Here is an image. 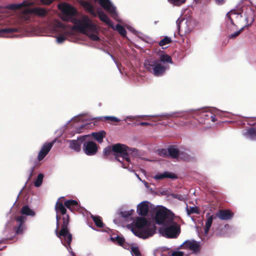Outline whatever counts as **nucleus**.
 Returning <instances> with one entry per match:
<instances>
[{
	"instance_id": "f257e3e1",
	"label": "nucleus",
	"mask_w": 256,
	"mask_h": 256,
	"mask_svg": "<svg viewBox=\"0 0 256 256\" xmlns=\"http://www.w3.org/2000/svg\"><path fill=\"white\" fill-rule=\"evenodd\" d=\"M58 8L63 14L62 18L64 20L72 22L76 28L85 34L91 40H100L98 36L99 29L88 16L82 15L79 19L74 18L77 14V11L72 6L66 3L59 4Z\"/></svg>"
},
{
	"instance_id": "f03ea898",
	"label": "nucleus",
	"mask_w": 256,
	"mask_h": 256,
	"mask_svg": "<svg viewBox=\"0 0 256 256\" xmlns=\"http://www.w3.org/2000/svg\"><path fill=\"white\" fill-rule=\"evenodd\" d=\"M154 220L158 224L163 225L160 229L161 235L168 238H176L180 232V226L174 220V214L164 207L156 208Z\"/></svg>"
},
{
	"instance_id": "7ed1b4c3",
	"label": "nucleus",
	"mask_w": 256,
	"mask_h": 256,
	"mask_svg": "<svg viewBox=\"0 0 256 256\" xmlns=\"http://www.w3.org/2000/svg\"><path fill=\"white\" fill-rule=\"evenodd\" d=\"M112 152L114 153L116 159L122 164L123 168H127L130 172L133 171L132 160L138 154L137 150L130 148L120 144H114L112 146H108L104 150V154L106 156H108Z\"/></svg>"
},
{
	"instance_id": "20e7f679",
	"label": "nucleus",
	"mask_w": 256,
	"mask_h": 256,
	"mask_svg": "<svg viewBox=\"0 0 256 256\" xmlns=\"http://www.w3.org/2000/svg\"><path fill=\"white\" fill-rule=\"evenodd\" d=\"M64 197H61L56 202L55 209L57 213H60L62 216V225L60 232H58L59 228V217L58 215L56 216V228L55 232L57 236L60 239L62 244L66 246L67 250L70 252L72 256H75L74 253L72 251H70V244L72 240V235L68 232V226L69 223V216L66 214V210L62 202H60Z\"/></svg>"
},
{
	"instance_id": "39448f33",
	"label": "nucleus",
	"mask_w": 256,
	"mask_h": 256,
	"mask_svg": "<svg viewBox=\"0 0 256 256\" xmlns=\"http://www.w3.org/2000/svg\"><path fill=\"white\" fill-rule=\"evenodd\" d=\"M242 16H244L246 26L250 25L254 20V10L250 6H243L242 10H233L226 14L228 18L226 26L228 30H232L236 28L234 20L236 22L240 21Z\"/></svg>"
},
{
	"instance_id": "423d86ee",
	"label": "nucleus",
	"mask_w": 256,
	"mask_h": 256,
	"mask_svg": "<svg viewBox=\"0 0 256 256\" xmlns=\"http://www.w3.org/2000/svg\"><path fill=\"white\" fill-rule=\"evenodd\" d=\"M80 4L84 8L85 11L88 12L92 16L96 18L98 16L102 21L110 26L114 30H117L122 36L123 37L126 36V32L125 28L118 24L114 26L101 8H96L90 2L88 1L80 0Z\"/></svg>"
},
{
	"instance_id": "0eeeda50",
	"label": "nucleus",
	"mask_w": 256,
	"mask_h": 256,
	"mask_svg": "<svg viewBox=\"0 0 256 256\" xmlns=\"http://www.w3.org/2000/svg\"><path fill=\"white\" fill-rule=\"evenodd\" d=\"M166 62L172 64V59L166 54H162L160 56L159 60L148 59L145 60L144 66L148 71L155 76H159L163 75L166 70L168 68V66Z\"/></svg>"
},
{
	"instance_id": "6e6552de",
	"label": "nucleus",
	"mask_w": 256,
	"mask_h": 256,
	"mask_svg": "<svg viewBox=\"0 0 256 256\" xmlns=\"http://www.w3.org/2000/svg\"><path fill=\"white\" fill-rule=\"evenodd\" d=\"M134 228H132L133 234L143 239L152 236L156 232L154 224L148 222L145 218H137L133 222Z\"/></svg>"
},
{
	"instance_id": "1a4fd4ad",
	"label": "nucleus",
	"mask_w": 256,
	"mask_h": 256,
	"mask_svg": "<svg viewBox=\"0 0 256 256\" xmlns=\"http://www.w3.org/2000/svg\"><path fill=\"white\" fill-rule=\"evenodd\" d=\"M48 30L52 32H62V34L59 35L56 38V42L61 44L66 40V37L69 35L65 26L61 22L54 20L49 23Z\"/></svg>"
},
{
	"instance_id": "9d476101",
	"label": "nucleus",
	"mask_w": 256,
	"mask_h": 256,
	"mask_svg": "<svg viewBox=\"0 0 256 256\" xmlns=\"http://www.w3.org/2000/svg\"><path fill=\"white\" fill-rule=\"evenodd\" d=\"M182 115V112H172L170 113L163 114L160 115H154V116H127L124 120L126 121L127 120H134L137 118H144L150 117L153 118L152 120V122H156V120H167L171 118H178L181 117Z\"/></svg>"
},
{
	"instance_id": "9b49d317",
	"label": "nucleus",
	"mask_w": 256,
	"mask_h": 256,
	"mask_svg": "<svg viewBox=\"0 0 256 256\" xmlns=\"http://www.w3.org/2000/svg\"><path fill=\"white\" fill-rule=\"evenodd\" d=\"M194 111L196 112L197 115H200L202 117H208V115L206 114L207 112L212 114L210 116L211 120L212 122L216 121V116H222L224 113L226 112H223L220 110L216 109L214 108H201L197 110H191L190 112Z\"/></svg>"
},
{
	"instance_id": "f8f14e48",
	"label": "nucleus",
	"mask_w": 256,
	"mask_h": 256,
	"mask_svg": "<svg viewBox=\"0 0 256 256\" xmlns=\"http://www.w3.org/2000/svg\"><path fill=\"white\" fill-rule=\"evenodd\" d=\"M98 3L116 20L118 21L116 6L110 0H94Z\"/></svg>"
},
{
	"instance_id": "ddd939ff",
	"label": "nucleus",
	"mask_w": 256,
	"mask_h": 256,
	"mask_svg": "<svg viewBox=\"0 0 256 256\" xmlns=\"http://www.w3.org/2000/svg\"><path fill=\"white\" fill-rule=\"evenodd\" d=\"M162 207V206H156L150 204L148 201H143L137 206L136 212L138 214L142 216H146L150 209H154L156 213V208Z\"/></svg>"
},
{
	"instance_id": "4468645a",
	"label": "nucleus",
	"mask_w": 256,
	"mask_h": 256,
	"mask_svg": "<svg viewBox=\"0 0 256 256\" xmlns=\"http://www.w3.org/2000/svg\"><path fill=\"white\" fill-rule=\"evenodd\" d=\"M200 246L199 242L194 240H186L178 248L184 249L191 251L192 253H196L200 250Z\"/></svg>"
},
{
	"instance_id": "2eb2a0df",
	"label": "nucleus",
	"mask_w": 256,
	"mask_h": 256,
	"mask_svg": "<svg viewBox=\"0 0 256 256\" xmlns=\"http://www.w3.org/2000/svg\"><path fill=\"white\" fill-rule=\"evenodd\" d=\"M88 136V135L80 136L78 137L77 140H67L66 142L69 143V147L71 150L76 152H79L81 150L80 146L82 142L85 141L86 138Z\"/></svg>"
},
{
	"instance_id": "dca6fc26",
	"label": "nucleus",
	"mask_w": 256,
	"mask_h": 256,
	"mask_svg": "<svg viewBox=\"0 0 256 256\" xmlns=\"http://www.w3.org/2000/svg\"><path fill=\"white\" fill-rule=\"evenodd\" d=\"M83 150L88 156H92L96 154L98 148L96 144L93 142H88L84 143Z\"/></svg>"
},
{
	"instance_id": "f3484780",
	"label": "nucleus",
	"mask_w": 256,
	"mask_h": 256,
	"mask_svg": "<svg viewBox=\"0 0 256 256\" xmlns=\"http://www.w3.org/2000/svg\"><path fill=\"white\" fill-rule=\"evenodd\" d=\"M26 220V218L24 216H20L16 218L18 226L15 228L16 234H22L26 229V226L24 224Z\"/></svg>"
},
{
	"instance_id": "a211bd4d",
	"label": "nucleus",
	"mask_w": 256,
	"mask_h": 256,
	"mask_svg": "<svg viewBox=\"0 0 256 256\" xmlns=\"http://www.w3.org/2000/svg\"><path fill=\"white\" fill-rule=\"evenodd\" d=\"M233 214L229 210H219L216 216L222 220H228L232 217Z\"/></svg>"
},
{
	"instance_id": "6ab92c4d",
	"label": "nucleus",
	"mask_w": 256,
	"mask_h": 256,
	"mask_svg": "<svg viewBox=\"0 0 256 256\" xmlns=\"http://www.w3.org/2000/svg\"><path fill=\"white\" fill-rule=\"evenodd\" d=\"M242 135L247 139L256 140V130L254 128H250L246 132H243Z\"/></svg>"
},
{
	"instance_id": "aec40b11",
	"label": "nucleus",
	"mask_w": 256,
	"mask_h": 256,
	"mask_svg": "<svg viewBox=\"0 0 256 256\" xmlns=\"http://www.w3.org/2000/svg\"><path fill=\"white\" fill-rule=\"evenodd\" d=\"M65 206L71 211L78 209L79 205L78 202L75 200H68L64 202Z\"/></svg>"
},
{
	"instance_id": "412c9836",
	"label": "nucleus",
	"mask_w": 256,
	"mask_h": 256,
	"mask_svg": "<svg viewBox=\"0 0 256 256\" xmlns=\"http://www.w3.org/2000/svg\"><path fill=\"white\" fill-rule=\"evenodd\" d=\"M18 31L17 28H6L0 30V37H10V34Z\"/></svg>"
},
{
	"instance_id": "4be33fe9",
	"label": "nucleus",
	"mask_w": 256,
	"mask_h": 256,
	"mask_svg": "<svg viewBox=\"0 0 256 256\" xmlns=\"http://www.w3.org/2000/svg\"><path fill=\"white\" fill-rule=\"evenodd\" d=\"M166 178L174 179L176 178V176L174 174L168 172H165L163 173H158L154 176V178L156 180H162Z\"/></svg>"
},
{
	"instance_id": "5701e85b",
	"label": "nucleus",
	"mask_w": 256,
	"mask_h": 256,
	"mask_svg": "<svg viewBox=\"0 0 256 256\" xmlns=\"http://www.w3.org/2000/svg\"><path fill=\"white\" fill-rule=\"evenodd\" d=\"M209 214H210L208 213L206 215L207 220L206 222L205 227L204 228V232L205 234H207L208 233L214 220V216H209Z\"/></svg>"
},
{
	"instance_id": "b1692460",
	"label": "nucleus",
	"mask_w": 256,
	"mask_h": 256,
	"mask_svg": "<svg viewBox=\"0 0 256 256\" xmlns=\"http://www.w3.org/2000/svg\"><path fill=\"white\" fill-rule=\"evenodd\" d=\"M20 213L22 215H26L28 216H35V212L28 206H22L21 209Z\"/></svg>"
},
{
	"instance_id": "393cba45",
	"label": "nucleus",
	"mask_w": 256,
	"mask_h": 256,
	"mask_svg": "<svg viewBox=\"0 0 256 256\" xmlns=\"http://www.w3.org/2000/svg\"><path fill=\"white\" fill-rule=\"evenodd\" d=\"M30 12L32 13L40 16H45L47 14V12L45 9L40 8H33L31 9Z\"/></svg>"
},
{
	"instance_id": "a878e982",
	"label": "nucleus",
	"mask_w": 256,
	"mask_h": 256,
	"mask_svg": "<svg viewBox=\"0 0 256 256\" xmlns=\"http://www.w3.org/2000/svg\"><path fill=\"white\" fill-rule=\"evenodd\" d=\"M169 196L177 199L180 201L186 202L187 200L188 194H180L171 193L168 194Z\"/></svg>"
},
{
	"instance_id": "bb28decb",
	"label": "nucleus",
	"mask_w": 256,
	"mask_h": 256,
	"mask_svg": "<svg viewBox=\"0 0 256 256\" xmlns=\"http://www.w3.org/2000/svg\"><path fill=\"white\" fill-rule=\"evenodd\" d=\"M92 134L98 142L101 143L102 142L103 138L105 136L106 132L102 130L98 132H92Z\"/></svg>"
},
{
	"instance_id": "cd10ccee",
	"label": "nucleus",
	"mask_w": 256,
	"mask_h": 256,
	"mask_svg": "<svg viewBox=\"0 0 256 256\" xmlns=\"http://www.w3.org/2000/svg\"><path fill=\"white\" fill-rule=\"evenodd\" d=\"M56 141V139L50 142L45 143L42 146L41 150L48 154Z\"/></svg>"
},
{
	"instance_id": "c85d7f7f",
	"label": "nucleus",
	"mask_w": 256,
	"mask_h": 256,
	"mask_svg": "<svg viewBox=\"0 0 256 256\" xmlns=\"http://www.w3.org/2000/svg\"><path fill=\"white\" fill-rule=\"evenodd\" d=\"M168 150L170 156L173 158H176L179 155L178 150L174 146L169 148Z\"/></svg>"
},
{
	"instance_id": "c756f323",
	"label": "nucleus",
	"mask_w": 256,
	"mask_h": 256,
	"mask_svg": "<svg viewBox=\"0 0 256 256\" xmlns=\"http://www.w3.org/2000/svg\"><path fill=\"white\" fill-rule=\"evenodd\" d=\"M32 4L31 2L24 1L18 4H13L10 6V8L12 9H18L22 7L28 6L31 5Z\"/></svg>"
},
{
	"instance_id": "7c9ffc66",
	"label": "nucleus",
	"mask_w": 256,
	"mask_h": 256,
	"mask_svg": "<svg viewBox=\"0 0 256 256\" xmlns=\"http://www.w3.org/2000/svg\"><path fill=\"white\" fill-rule=\"evenodd\" d=\"M90 217L93 220L94 222L98 228H102L104 226V224L102 222V218L99 216H96L94 215H91Z\"/></svg>"
},
{
	"instance_id": "2f4dec72",
	"label": "nucleus",
	"mask_w": 256,
	"mask_h": 256,
	"mask_svg": "<svg viewBox=\"0 0 256 256\" xmlns=\"http://www.w3.org/2000/svg\"><path fill=\"white\" fill-rule=\"evenodd\" d=\"M111 240L114 242H116L119 245L124 247V239L122 237L116 236L115 237H111Z\"/></svg>"
},
{
	"instance_id": "473e14b6",
	"label": "nucleus",
	"mask_w": 256,
	"mask_h": 256,
	"mask_svg": "<svg viewBox=\"0 0 256 256\" xmlns=\"http://www.w3.org/2000/svg\"><path fill=\"white\" fill-rule=\"evenodd\" d=\"M186 211L188 214H199L200 211L196 206H186Z\"/></svg>"
},
{
	"instance_id": "72a5a7b5",
	"label": "nucleus",
	"mask_w": 256,
	"mask_h": 256,
	"mask_svg": "<svg viewBox=\"0 0 256 256\" xmlns=\"http://www.w3.org/2000/svg\"><path fill=\"white\" fill-rule=\"evenodd\" d=\"M44 175L42 174H38L36 180L34 182V185L36 187H40L42 182Z\"/></svg>"
},
{
	"instance_id": "f704fd0d",
	"label": "nucleus",
	"mask_w": 256,
	"mask_h": 256,
	"mask_svg": "<svg viewBox=\"0 0 256 256\" xmlns=\"http://www.w3.org/2000/svg\"><path fill=\"white\" fill-rule=\"evenodd\" d=\"M138 37L142 39L144 42L147 43H152V39L146 36H145L141 33H138L137 34Z\"/></svg>"
},
{
	"instance_id": "c9c22d12",
	"label": "nucleus",
	"mask_w": 256,
	"mask_h": 256,
	"mask_svg": "<svg viewBox=\"0 0 256 256\" xmlns=\"http://www.w3.org/2000/svg\"><path fill=\"white\" fill-rule=\"evenodd\" d=\"M134 212V210L132 209L128 210L122 211L121 212V215L124 218H128L133 214Z\"/></svg>"
},
{
	"instance_id": "e433bc0d",
	"label": "nucleus",
	"mask_w": 256,
	"mask_h": 256,
	"mask_svg": "<svg viewBox=\"0 0 256 256\" xmlns=\"http://www.w3.org/2000/svg\"><path fill=\"white\" fill-rule=\"evenodd\" d=\"M99 119L100 120H103L104 119L106 120H108L111 122H118L120 121V120L116 117L114 116H106L103 117H100L99 118Z\"/></svg>"
},
{
	"instance_id": "4c0bfd02",
	"label": "nucleus",
	"mask_w": 256,
	"mask_h": 256,
	"mask_svg": "<svg viewBox=\"0 0 256 256\" xmlns=\"http://www.w3.org/2000/svg\"><path fill=\"white\" fill-rule=\"evenodd\" d=\"M170 42L171 39L168 36H166L159 42V45L161 46H163L170 44Z\"/></svg>"
},
{
	"instance_id": "58836bf2",
	"label": "nucleus",
	"mask_w": 256,
	"mask_h": 256,
	"mask_svg": "<svg viewBox=\"0 0 256 256\" xmlns=\"http://www.w3.org/2000/svg\"><path fill=\"white\" fill-rule=\"evenodd\" d=\"M168 2L174 6H180L184 3L186 0H168Z\"/></svg>"
},
{
	"instance_id": "ea45409f",
	"label": "nucleus",
	"mask_w": 256,
	"mask_h": 256,
	"mask_svg": "<svg viewBox=\"0 0 256 256\" xmlns=\"http://www.w3.org/2000/svg\"><path fill=\"white\" fill-rule=\"evenodd\" d=\"M130 252L132 256H142L138 247H132Z\"/></svg>"
},
{
	"instance_id": "a19ab883",
	"label": "nucleus",
	"mask_w": 256,
	"mask_h": 256,
	"mask_svg": "<svg viewBox=\"0 0 256 256\" xmlns=\"http://www.w3.org/2000/svg\"><path fill=\"white\" fill-rule=\"evenodd\" d=\"M186 22L187 20H185L183 18H179L176 21L178 28L180 30L183 24H186Z\"/></svg>"
},
{
	"instance_id": "79ce46f5",
	"label": "nucleus",
	"mask_w": 256,
	"mask_h": 256,
	"mask_svg": "<svg viewBox=\"0 0 256 256\" xmlns=\"http://www.w3.org/2000/svg\"><path fill=\"white\" fill-rule=\"evenodd\" d=\"M246 26V25L244 26L242 28H241L240 30H238L236 32H235L233 34H231L229 35V36H228L229 38H234L236 36H237L240 33V32L242 30H243L244 29V28L245 26Z\"/></svg>"
},
{
	"instance_id": "37998d69",
	"label": "nucleus",
	"mask_w": 256,
	"mask_h": 256,
	"mask_svg": "<svg viewBox=\"0 0 256 256\" xmlns=\"http://www.w3.org/2000/svg\"><path fill=\"white\" fill-rule=\"evenodd\" d=\"M47 155L46 153H45L44 152H43L42 150L39 152L38 156V159L39 161L42 160Z\"/></svg>"
},
{
	"instance_id": "c03bdc74",
	"label": "nucleus",
	"mask_w": 256,
	"mask_h": 256,
	"mask_svg": "<svg viewBox=\"0 0 256 256\" xmlns=\"http://www.w3.org/2000/svg\"><path fill=\"white\" fill-rule=\"evenodd\" d=\"M172 256H184V252L180 250H176L172 252Z\"/></svg>"
},
{
	"instance_id": "a18cd8bd",
	"label": "nucleus",
	"mask_w": 256,
	"mask_h": 256,
	"mask_svg": "<svg viewBox=\"0 0 256 256\" xmlns=\"http://www.w3.org/2000/svg\"><path fill=\"white\" fill-rule=\"evenodd\" d=\"M105 52L107 54H108L110 56V58H112V60H114V63L116 65V66H117L119 71L120 72H121V70H120V68L119 67L118 64L117 62L116 61V60L114 58V56L112 54H110L108 52L105 51Z\"/></svg>"
},
{
	"instance_id": "49530a36",
	"label": "nucleus",
	"mask_w": 256,
	"mask_h": 256,
	"mask_svg": "<svg viewBox=\"0 0 256 256\" xmlns=\"http://www.w3.org/2000/svg\"><path fill=\"white\" fill-rule=\"evenodd\" d=\"M54 0H42V2L44 4H51Z\"/></svg>"
},
{
	"instance_id": "de8ad7c7",
	"label": "nucleus",
	"mask_w": 256,
	"mask_h": 256,
	"mask_svg": "<svg viewBox=\"0 0 256 256\" xmlns=\"http://www.w3.org/2000/svg\"><path fill=\"white\" fill-rule=\"evenodd\" d=\"M139 124L142 126H152V124L150 122H140Z\"/></svg>"
},
{
	"instance_id": "09e8293b",
	"label": "nucleus",
	"mask_w": 256,
	"mask_h": 256,
	"mask_svg": "<svg viewBox=\"0 0 256 256\" xmlns=\"http://www.w3.org/2000/svg\"><path fill=\"white\" fill-rule=\"evenodd\" d=\"M72 120H77L78 121H79L80 120V118L78 116V117H76V118H72L71 120H68L66 124H68Z\"/></svg>"
},
{
	"instance_id": "8fccbe9b",
	"label": "nucleus",
	"mask_w": 256,
	"mask_h": 256,
	"mask_svg": "<svg viewBox=\"0 0 256 256\" xmlns=\"http://www.w3.org/2000/svg\"><path fill=\"white\" fill-rule=\"evenodd\" d=\"M216 4H222L224 3V0H215Z\"/></svg>"
},
{
	"instance_id": "3c124183",
	"label": "nucleus",
	"mask_w": 256,
	"mask_h": 256,
	"mask_svg": "<svg viewBox=\"0 0 256 256\" xmlns=\"http://www.w3.org/2000/svg\"><path fill=\"white\" fill-rule=\"evenodd\" d=\"M10 228V222H8L6 224V228Z\"/></svg>"
},
{
	"instance_id": "603ef678",
	"label": "nucleus",
	"mask_w": 256,
	"mask_h": 256,
	"mask_svg": "<svg viewBox=\"0 0 256 256\" xmlns=\"http://www.w3.org/2000/svg\"><path fill=\"white\" fill-rule=\"evenodd\" d=\"M142 182L144 184V186L148 188V183L146 182V181H142Z\"/></svg>"
},
{
	"instance_id": "864d4df0",
	"label": "nucleus",
	"mask_w": 256,
	"mask_h": 256,
	"mask_svg": "<svg viewBox=\"0 0 256 256\" xmlns=\"http://www.w3.org/2000/svg\"><path fill=\"white\" fill-rule=\"evenodd\" d=\"M34 167L31 168L30 174V178L31 176H32V172H34Z\"/></svg>"
},
{
	"instance_id": "5fc2aeb1",
	"label": "nucleus",
	"mask_w": 256,
	"mask_h": 256,
	"mask_svg": "<svg viewBox=\"0 0 256 256\" xmlns=\"http://www.w3.org/2000/svg\"><path fill=\"white\" fill-rule=\"evenodd\" d=\"M136 174V177H137V178H138L140 180H141V179L140 178L139 176H138L136 174Z\"/></svg>"
},
{
	"instance_id": "6e6d98bb",
	"label": "nucleus",
	"mask_w": 256,
	"mask_h": 256,
	"mask_svg": "<svg viewBox=\"0 0 256 256\" xmlns=\"http://www.w3.org/2000/svg\"><path fill=\"white\" fill-rule=\"evenodd\" d=\"M136 174V177H137V178H138L140 180H141V179L140 178L139 176H138L136 174Z\"/></svg>"
},
{
	"instance_id": "4d7b16f0",
	"label": "nucleus",
	"mask_w": 256,
	"mask_h": 256,
	"mask_svg": "<svg viewBox=\"0 0 256 256\" xmlns=\"http://www.w3.org/2000/svg\"><path fill=\"white\" fill-rule=\"evenodd\" d=\"M83 127H84V125H82H82L80 126V128H82Z\"/></svg>"
},
{
	"instance_id": "13d9d810",
	"label": "nucleus",
	"mask_w": 256,
	"mask_h": 256,
	"mask_svg": "<svg viewBox=\"0 0 256 256\" xmlns=\"http://www.w3.org/2000/svg\"><path fill=\"white\" fill-rule=\"evenodd\" d=\"M77 132H78V133L80 132V130H77Z\"/></svg>"
}]
</instances>
